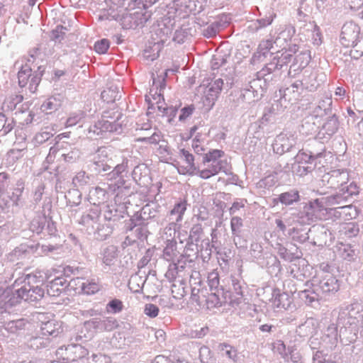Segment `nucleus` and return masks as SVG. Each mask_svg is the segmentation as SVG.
<instances>
[{
    "mask_svg": "<svg viewBox=\"0 0 363 363\" xmlns=\"http://www.w3.org/2000/svg\"><path fill=\"white\" fill-rule=\"evenodd\" d=\"M332 99L326 98L325 99L319 101L318 106L315 108L313 114L319 118L323 116H327L331 113Z\"/></svg>",
    "mask_w": 363,
    "mask_h": 363,
    "instance_id": "27",
    "label": "nucleus"
},
{
    "mask_svg": "<svg viewBox=\"0 0 363 363\" xmlns=\"http://www.w3.org/2000/svg\"><path fill=\"white\" fill-rule=\"evenodd\" d=\"M311 285L315 286V290L322 298H327L335 294L340 290V281L331 274H323L314 277L311 280Z\"/></svg>",
    "mask_w": 363,
    "mask_h": 363,
    "instance_id": "2",
    "label": "nucleus"
},
{
    "mask_svg": "<svg viewBox=\"0 0 363 363\" xmlns=\"http://www.w3.org/2000/svg\"><path fill=\"white\" fill-rule=\"evenodd\" d=\"M348 174L345 170L334 169L326 174L322 177V182L331 189H340L342 186H348Z\"/></svg>",
    "mask_w": 363,
    "mask_h": 363,
    "instance_id": "10",
    "label": "nucleus"
},
{
    "mask_svg": "<svg viewBox=\"0 0 363 363\" xmlns=\"http://www.w3.org/2000/svg\"><path fill=\"white\" fill-rule=\"evenodd\" d=\"M272 48H273V41L272 40H262L258 46V52L265 56Z\"/></svg>",
    "mask_w": 363,
    "mask_h": 363,
    "instance_id": "45",
    "label": "nucleus"
},
{
    "mask_svg": "<svg viewBox=\"0 0 363 363\" xmlns=\"http://www.w3.org/2000/svg\"><path fill=\"white\" fill-rule=\"evenodd\" d=\"M272 328L271 325L264 324L259 326V330L262 332H271Z\"/></svg>",
    "mask_w": 363,
    "mask_h": 363,
    "instance_id": "61",
    "label": "nucleus"
},
{
    "mask_svg": "<svg viewBox=\"0 0 363 363\" xmlns=\"http://www.w3.org/2000/svg\"><path fill=\"white\" fill-rule=\"evenodd\" d=\"M339 127V121L337 117L334 113L330 116L327 121L323 124V129L325 130L326 134L329 136L334 135Z\"/></svg>",
    "mask_w": 363,
    "mask_h": 363,
    "instance_id": "30",
    "label": "nucleus"
},
{
    "mask_svg": "<svg viewBox=\"0 0 363 363\" xmlns=\"http://www.w3.org/2000/svg\"><path fill=\"white\" fill-rule=\"evenodd\" d=\"M228 84H230V89H233L228 96V101L232 104L231 108H236L244 104L245 99V94L242 90L243 79L238 77H232L231 82H228Z\"/></svg>",
    "mask_w": 363,
    "mask_h": 363,
    "instance_id": "9",
    "label": "nucleus"
},
{
    "mask_svg": "<svg viewBox=\"0 0 363 363\" xmlns=\"http://www.w3.org/2000/svg\"><path fill=\"white\" fill-rule=\"evenodd\" d=\"M232 283L233 288L234 292L235 294V298L233 297V295H230V301L228 302V306H231L233 307L238 306L240 303H242V292L241 290V286L239 284L238 281H235L234 277H232Z\"/></svg>",
    "mask_w": 363,
    "mask_h": 363,
    "instance_id": "28",
    "label": "nucleus"
},
{
    "mask_svg": "<svg viewBox=\"0 0 363 363\" xmlns=\"http://www.w3.org/2000/svg\"><path fill=\"white\" fill-rule=\"evenodd\" d=\"M256 76L257 77L266 78L267 81L272 84L279 80L281 72L274 62L271 60L257 72Z\"/></svg>",
    "mask_w": 363,
    "mask_h": 363,
    "instance_id": "17",
    "label": "nucleus"
},
{
    "mask_svg": "<svg viewBox=\"0 0 363 363\" xmlns=\"http://www.w3.org/2000/svg\"><path fill=\"white\" fill-rule=\"evenodd\" d=\"M359 193V188L354 182H351L348 186L340 188L335 194L324 197L323 200L326 206H338L337 208L345 209L351 208Z\"/></svg>",
    "mask_w": 363,
    "mask_h": 363,
    "instance_id": "1",
    "label": "nucleus"
},
{
    "mask_svg": "<svg viewBox=\"0 0 363 363\" xmlns=\"http://www.w3.org/2000/svg\"><path fill=\"white\" fill-rule=\"evenodd\" d=\"M282 50L283 52H289V53L293 55V54H296L298 51L299 47L296 44H289L288 48Z\"/></svg>",
    "mask_w": 363,
    "mask_h": 363,
    "instance_id": "55",
    "label": "nucleus"
},
{
    "mask_svg": "<svg viewBox=\"0 0 363 363\" xmlns=\"http://www.w3.org/2000/svg\"><path fill=\"white\" fill-rule=\"evenodd\" d=\"M230 227L233 234L238 236L241 232V228L242 227V219L241 216L238 215L232 216Z\"/></svg>",
    "mask_w": 363,
    "mask_h": 363,
    "instance_id": "36",
    "label": "nucleus"
},
{
    "mask_svg": "<svg viewBox=\"0 0 363 363\" xmlns=\"http://www.w3.org/2000/svg\"><path fill=\"white\" fill-rule=\"evenodd\" d=\"M291 215L294 216V219L301 225H308L314 221L313 214L309 213L306 205L303 206L302 209L298 211L294 210Z\"/></svg>",
    "mask_w": 363,
    "mask_h": 363,
    "instance_id": "23",
    "label": "nucleus"
},
{
    "mask_svg": "<svg viewBox=\"0 0 363 363\" xmlns=\"http://www.w3.org/2000/svg\"><path fill=\"white\" fill-rule=\"evenodd\" d=\"M319 118L315 115L310 114L306 116L302 120L300 132L306 135L315 133L319 128Z\"/></svg>",
    "mask_w": 363,
    "mask_h": 363,
    "instance_id": "20",
    "label": "nucleus"
},
{
    "mask_svg": "<svg viewBox=\"0 0 363 363\" xmlns=\"http://www.w3.org/2000/svg\"><path fill=\"white\" fill-rule=\"evenodd\" d=\"M181 153L182 155V157H184V161L186 163V166L184 167L186 169V172H193L195 169L194 167V159L193 155L189 152V151L182 149Z\"/></svg>",
    "mask_w": 363,
    "mask_h": 363,
    "instance_id": "35",
    "label": "nucleus"
},
{
    "mask_svg": "<svg viewBox=\"0 0 363 363\" xmlns=\"http://www.w3.org/2000/svg\"><path fill=\"white\" fill-rule=\"evenodd\" d=\"M357 130L359 135L363 138V118L357 124Z\"/></svg>",
    "mask_w": 363,
    "mask_h": 363,
    "instance_id": "62",
    "label": "nucleus"
},
{
    "mask_svg": "<svg viewBox=\"0 0 363 363\" xmlns=\"http://www.w3.org/2000/svg\"><path fill=\"white\" fill-rule=\"evenodd\" d=\"M216 33V30L213 26L208 27L204 31V35L208 38H210L213 35H215Z\"/></svg>",
    "mask_w": 363,
    "mask_h": 363,
    "instance_id": "58",
    "label": "nucleus"
},
{
    "mask_svg": "<svg viewBox=\"0 0 363 363\" xmlns=\"http://www.w3.org/2000/svg\"><path fill=\"white\" fill-rule=\"evenodd\" d=\"M74 285H79L81 288V292L86 295H93L101 290V285L95 279L84 281L83 279L77 277L72 280Z\"/></svg>",
    "mask_w": 363,
    "mask_h": 363,
    "instance_id": "18",
    "label": "nucleus"
},
{
    "mask_svg": "<svg viewBox=\"0 0 363 363\" xmlns=\"http://www.w3.org/2000/svg\"><path fill=\"white\" fill-rule=\"evenodd\" d=\"M6 123V117L4 114L0 113V130L4 127Z\"/></svg>",
    "mask_w": 363,
    "mask_h": 363,
    "instance_id": "63",
    "label": "nucleus"
},
{
    "mask_svg": "<svg viewBox=\"0 0 363 363\" xmlns=\"http://www.w3.org/2000/svg\"><path fill=\"white\" fill-rule=\"evenodd\" d=\"M360 27L354 21L346 22L342 27L340 43L345 47H357L360 41Z\"/></svg>",
    "mask_w": 363,
    "mask_h": 363,
    "instance_id": "4",
    "label": "nucleus"
},
{
    "mask_svg": "<svg viewBox=\"0 0 363 363\" xmlns=\"http://www.w3.org/2000/svg\"><path fill=\"white\" fill-rule=\"evenodd\" d=\"M301 200V196L299 191L296 189H291L287 191L280 194L277 198L273 199V202L275 204L281 203L284 206H291L294 203L299 202Z\"/></svg>",
    "mask_w": 363,
    "mask_h": 363,
    "instance_id": "19",
    "label": "nucleus"
},
{
    "mask_svg": "<svg viewBox=\"0 0 363 363\" xmlns=\"http://www.w3.org/2000/svg\"><path fill=\"white\" fill-rule=\"evenodd\" d=\"M278 253L279 256L286 261L292 262L295 259H298L300 257L295 255L294 252H291L289 250L284 247H279Z\"/></svg>",
    "mask_w": 363,
    "mask_h": 363,
    "instance_id": "39",
    "label": "nucleus"
},
{
    "mask_svg": "<svg viewBox=\"0 0 363 363\" xmlns=\"http://www.w3.org/2000/svg\"><path fill=\"white\" fill-rule=\"evenodd\" d=\"M47 279V277L41 272H35L27 274L23 281L28 284L31 288L42 289L41 286L43 285Z\"/></svg>",
    "mask_w": 363,
    "mask_h": 363,
    "instance_id": "22",
    "label": "nucleus"
},
{
    "mask_svg": "<svg viewBox=\"0 0 363 363\" xmlns=\"http://www.w3.org/2000/svg\"><path fill=\"white\" fill-rule=\"evenodd\" d=\"M344 94H345V90L342 87H337L336 89V91H335L336 95L342 96V95H344Z\"/></svg>",
    "mask_w": 363,
    "mask_h": 363,
    "instance_id": "64",
    "label": "nucleus"
},
{
    "mask_svg": "<svg viewBox=\"0 0 363 363\" xmlns=\"http://www.w3.org/2000/svg\"><path fill=\"white\" fill-rule=\"evenodd\" d=\"M246 201L245 199H239L235 201L232 204V206L228 208V212L230 216H244L245 215V203Z\"/></svg>",
    "mask_w": 363,
    "mask_h": 363,
    "instance_id": "33",
    "label": "nucleus"
},
{
    "mask_svg": "<svg viewBox=\"0 0 363 363\" xmlns=\"http://www.w3.org/2000/svg\"><path fill=\"white\" fill-rule=\"evenodd\" d=\"M276 182L277 179L275 176L269 174L265 177L264 178L260 179L257 183V186L259 188L269 189L274 186Z\"/></svg>",
    "mask_w": 363,
    "mask_h": 363,
    "instance_id": "38",
    "label": "nucleus"
},
{
    "mask_svg": "<svg viewBox=\"0 0 363 363\" xmlns=\"http://www.w3.org/2000/svg\"><path fill=\"white\" fill-rule=\"evenodd\" d=\"M192 147L196 153L197 154H202L204 149L203 146L201 145V143L198 140H194L192 143Z\"/></svg>",
    "mask_w": 363,
    "mask_h": 363,
    "instance_id": "53",
    "label": "nucleus"
},
{
    "mask_svg": "<svg viewBox=\"0 0 363 363\" xmlns=\"http://www.w3.org/2000/svg\"><path fill=\"white\" fill-rule=\"evenodd\" d=\"M308 289L299 291L298 296L306 305L315 307L319 304V300L323 298L320 293L315 290V286L311 285V281H306L305 284Z\"/></svg>",
    "mask_w": 363,
    "mask_h": 363,
    "instance_id": "14",
    "label": "nucleus"
},
{
    "mask_svg": "<svg viewBox=\"0 0 363 363\" xmlns=\"http://www.w3.org/2000/svg\"><path fill=\"white\" fill-rule=\"evenodd\" d=\"M272 21L273 18L272 16L260 18L254 22L250 27L254 30H257L262 28L270 25Z\"/></svg>",
    "mask_w": 363,
    "mask_h": 363,
    "instance_id": "42",
    "label": "nucleus"
},
{
    "mask_svg": "<svg viewBox=\"0 0 363 363\" xmlns=\"http://www.w3.org/2000/svg\"><path fill=\"white\" fill-rule=\"evenodd\" d=\"M116 93L111 89L104 90L101 93V98L107 103L113 102L116 100Z\"/></svg>",
    "mask_w": 363,
    "mask_h": 363,
    "instance_id": "47",
    "label": "nucleus"
},
{
    "mask_svg": "<svg viewBox=\"0 0 363 363\" xmlns=\"http://www.w3.org/2000/svg\"><path fill=\"white\" fill-rule=\"evenodd\" d=\"M284 98H283V95L280 94V98L278 100L274 101V102L272 104V106L270 108V111L277 113L280 111H283L284 108L287 107V104L289 102H286L285 104L284 102Z\"/></svg>",
    "mask_w": 363,
    "mask_h": 363,
    "instance_id": "37",
    "label": "nucleus"
},
{
    "mask_svg": "<svg viewBox=\"0 0 363 363\" xmlns=\"http://www.w3.org/2000/svg\"><path fill=\"white\" fill-rule=\"evenodd\" d=\"M309 213L313 214V220H316L320 217V213L325 209V202L323 198L321 199H316L310 201L305 204Z\"/></svg>",
    "mask_w": 363,
    "mask_h": 363,
    "instance_id": "24",
    "label": "nucleus"
},
{
    "mask_svg": "<svg viewBox=\"0 0 363 363\" xmlns=\"http://www.w3.org/2000/svg\"><path fill=\"white\" fill-rule=\"evenodd\" d=\"M345 4L351 10H357L363 5L362 0H345Z\"/></svg>",
    "mask_w": 363,
    "mask_h": 363,
    "instance_id": "51",
    "label": "nucleus"
},
{
    "mask_svg": "<svg viewBox=\"0 0 363 363\" xmlns=\"http://www.w3.org/2000/svg\"><path fill=\"white\" fill-rule=\"evenodd\" d=\"M224 156V151L220 150H213L206 153L203 163H211V167L199 171V176L203 179H208L218 173L222 168L221 158Z\"/></svg>",
    "mask_w": 363,
    "mask_h": 363,
    "instance_id": "3",
    "label": "nucleus"
},
{
    "mask_svg": "<svg viewBox=\"0 0 363 363\" xmlns=\"http://www.w3.org/2000/svg\"><path fill=\"white\" fill-rule=\"evenodd\" d=\"M272 84L269 82L267 81L266 78L257 77L253 79L249 82V88L245 89V95L252 94L254 98L257 99H260L264 93L267 91L269 85Z\"/></svg>",
    "mask_w": 363,
    "mask_h": 363,
    "instance_id": "12",
    "label": "nucleus"
},
{
    "mask_svg": "<svg viewBox=\"0 0 363 363\" xmlns=\"http://www.w3.org/2000/svg\"><path fill=\"white\" fill-rule=\"evenodd\" d=\"M195 107L194 105H189L188 106L184 107L181 110V113L179 115V120L184 121L187 118H189L194 111Z\"/></svg>",
    "mask_w": 363,
    "mask_h": 363,
    "instance_id": "49",
    "label": "nucleus"
},
{
    "mask_svg": "<svg viewBox=\"0 0 363 363\" xmlns=\"http://www.w3.org/2000/svg\"><path fill=\"white\" fill-rule=\"evenodd\" d=\"M109 46V41L107 39H102L95 43L94 50L99 54H104L107 52Z\"/></svg>",
    "mask_w": 363,
    "mask_h": 363,
    "instance_id": "43",
    "label": "nucleus"
},
{
    "mask_svg": "<svg viewBox=\"0 0 363 363\" xmlns=\"http://www.w3.org/2000/svg\"><path fill=\"white\" fill-rule=\"evenodd\" d=\"M65 279L57 277L52 280L47 286V292L50 296H58L64 290Z\"/></svg>",
    "mask_w": 363,
    "mask_h": 363,
    "instance_id": "25",
    "label": "nucleus"
},
{
    "mask_svg": "<svg viewBox=\"0 0 363 363\" xmlns=\"http://www.w3.org/2000/svg\"><path fill=\"white\" fill-rule=\"evenodd\" d=\"M316 167V163H311L307 166H304L303 164L298 163L296 172L300 176L306 175L308 173L312 172Z\"/></svg>",
    "mask_w": 363,
    "mask_h": 363,
    "instance_id": "41",
    "label": "nucleus"
},
{
    "mask_svg": "<svg viewBox=\"0 0 363 363\" xmlns=\"http://www.w3.org/2000/svg\"><path fill=\"white\" fill-rule=\"evenodd\" d=\"M310 53L311 52L309 50H306L300 52L294 57L293 63L291 65L288 71L289 76H295L308 65L311 60Z\"/></svg>",
    "mask_w": 363,
    "mask_h": 363,
    "instance_id": "15",
    "label": "nucleus"
},
{
    "mask_svg": "<svg viewBox=\"0 0 363 363\" xmlns=\"http://www.w3.org/2000/svg\"><path fill=\"white\" fill-rule=\"evenodd\" d=\"M292 240L300 243H303L310 240L309 229L306 230L303 228H294L290 233Z\"/></svg>",
    "mask_w": 363,
    "mask_h": 363,
    "instance_id": "31",
    "label": "nucleus"
},
{
    "mask_svg": "<svg viewBox=\"0 0 363 363\" xmlns=\"http://www.w3.org/2000/svg\"><path fill=\"white\" fill-rule=\"evenodd\" d=\"M18 84L21 87H28L30 93H35L40 82L36 72H33L29 65H23L18 73Z\"/></svg>",
    "mask_w": 363,
    "mask_h": 363,
    "instance_id": "6",
    "label": "nucleus"
},
{
    "mask_svg": "<svg viewBox=\"0 0 363 363\" xmlns=\"http://www.w3.org/2000/svg\"><path fill=\"white\" fill-rule=\"evenodd\" d=\"M228 358L232 359L233 363H238V362L239 361V357L235 354V351L232 352L228 350Z\"/></svg>",
    "mask_w": 363,
    "mask_h": 363,
    "instance_id": "59",
    "label": "nucleus"
},
{
    "mask_svg": "<svg viewBox=\"0 0 363 363\" xmlns=\"http://www.w3.org/2000/svg\"><path fill=\"white\" fill-rule=\"evenodd\" d=\"M315 143L318 146H319L320 152L309 150V153L308 154L305 152H303L302 150H298V152L295 157L298 163L308 164L311 163H316L315 160L323 156V154L325 151V145L320 141H316Z\"/></svg>",
    "mask_w": 363,
    "mask_h": 363,
    "instance_id": "16",
    "label": "nucleus"
},
{
    "mask_svg": "<svg viewBox=\"0 0 363 363\" xmlns=\"http://www.w3.org/2000/svg\"><path fill=\"white\" fill-rule=\"evenodd\" d=\"M164 111L166 114L169 115L170 117L174 118L177 115V109L174 107H169L164 108Z\"/></svg>",
    "mask_w": 363,
    "mask_h": 363,
    "instance_id": "57",
    "label": "nucleus"
},
{
    "mask_svg": "<svg viewBox=\"0 0 363 363\" xmlns=\"http://www.w3.org/2000/svg\"><path fill=\"white\" fill-rule=\"evenodd\" d=\"M272 306L277 310H287L293 302V298L287 292L281 291L279 289H274L272 294Z\"/></svg>",
    "mask_w": 363,
    "mask_h": 363,
    "instance_id": "13",
    "label": "nucleus"
},
{
    "mask_svg": "<svg viewBox=\"0 0 363 363\" xmlns=\"http://www.w3.org/2000/svg\"><path fill=\"white\" fill-rule=\"evenodd\" d=\"M325 335L329 338V342H330L332 345L336 344L338 337L337 325L335 323L330 324L325 332Z\"/></svg>",
    "mask_w": 363,
    "mask_h": 363,
    "instance_id": "34",
    "label": "nucleus"
},
{
    "mask_svg": "<svg viewBox=\"0 0 363 363\" xmlns=\"http://www.w3.org/2000/svg\"><path fill=\"white\" fill-rule=\"evenodd\" d=\"M19 282L22 284L20 288L16 289L18 298L28 301H35L41 299L44 296V290L38 288H31L25 281L18 279L13 286H18Z\"/></svg>",
    "mask_w": 363,
    "mask_h": 363,
    "instance_id": "8",
    "label": "nucleus"
},
{
    "mask_svg": "<svg viewBox=\"0 0 363 363\" xmlns=\"http://www.w3.org/2000/svg\"><path fill=\"white\" fill-rule=\"evenodd\" d=\"M239 178L237 175L233 174L232 172H228V184L238 185Z\"/></svg>",
    "mask_w": 363,
    "mask_h": 363,
    "instance_id": "56",
    "label": "nucleus"
},
{
    "mask_svg": "<svg viewBox=\"0 0 363 363\" xmlns=\"http://www.w3.org/2000/svg\"><path fill=\"white\" fill-rule=\"evenodd\" d=\"M108 306L111 308L113 313H118L122 311L123 306L121 301L113 299L108 303Z\"/></svg>",
    "mask_w": 363,
    "mask_h": 363,
    "instance_id": "50",
    "label": "nucleus"
},
{
    "mask_svg": "<svg viewBox=\"0 0 363 363\" xmlns=\"http://www.w3.org/2000/svg\"><path fill=\"white\" fill-rule=\"evenodd\" d=\"M275 223L277 225V227L282 232H284L286 230V225L281 220L276 219Z\"/></svg>",
    "mask_w": 363,
    "mask_h": 363,
    "instance_id": "60",
    "label": "nucleus"
},
{
    "mask_svg": "<svg viewBox=\"0 0 363 363\" xmlns=\"http://www.w3.org/2000/svg\"><path fill=\"white\" fill-rule=\"evenodd\" d=\"M159 308L152 303H147L145 306L144 313L150 318H155L159 314Z\"/></svg>",
    "mask_w": 363,
    "mask_h": 363,
    "instance_id": "46",
    "label": "nucleus"
},
{
    "mask_svg": "<svg viewBox=\"0 0 363 363\" xmlns=\"http://www.w3.org/2000/svg\"><path fill=\"white\" fill-rule=\"evenodd\" d=\"M327 354L324 353L323 350H316L313 352V363H337L335 360V357L332 358L330 356L328 359L326 358Z\"/></svg>",
    "mask_w": 363,
    "mask_h": 363,
    "instance_id": "32",
    "label": "nucleus"
},
{
    "mask_svg": "<svg viewBox=\"0 0 363 363\" xmlns=\"http://www.w3.org/2000/svg\"><path fill=\"white\" fill-rule=\"evenodd\" d=\"M311 242L314 246H329L332 243L334 237L329 229L320 224L312 225L309 228Z\"/></svg>",
    "mask_w": 363,
    "mask_h": 363,
    "instance_id": "5",
    "label": "nucleus"
},
{
    "mask_svg": "<svg viewBox=\"0 0 363 363\" xmlns=\"http://www.w3.org/2000/svg\"><path fill=\"white\" fill-rule=\"evenodd\" d=\"M357 330H354L353 328H342L340 330V341L345 345L353 342L357 339Z\"/></svg>",
    "mask_w": 363,
    "mask_h": 363,
    "instance_id": "29",
    "label": "nucleus"
},
{
    "mask_svg": "<svg viewBox=\"0 0 363 363\" xmlns=\"http://www.w3.org/2000/svg\"><path fill=\"white\" fill-rule=\"evenodd\" d=\"M63 360L68 363L78 362L89 354L87 350L80 345H71L67 347H61L57 350Z\"/></svg>",
    "mask_w": 363,
    "mask_h": 363,
    "instance_id": "7",
    "label": "nucleus"
},
{
    "mask_svg": "<svg viewBox=\"0 0 363 363\" xmlns=\"http://www.w3.org/2000/svg\"><path fill=\"white\" fill-rule=\"evenodd\" d=\"M296 145V139L292 135L288 136L286 134L278 135L272 143L273 152L279 155L291 151Z\"/></svg>",
    "mask_w": 363,
    "mask_h": 363,
    "instance_id": "11",
    "label": "nucleus"
},
{
    "mask_svg": "<svg viewBox=\"0 0 363 363\" xmlns=\"http://www.w3.org/2000/svg\"><path fill=\"white\" fill-rule=\"evenodd\" d=\"M341 256L345 259L350 260L354 255V250L352 249L350 245H342L339 248Z\"/></svg>",
    "mask_w": 363,
    "mask_h": 363,
    "instance_id": "44",
    "label": "nucleus"
},
{
    "mask_svg": "<svg viewBox=\"0 0 363 363\" xmlns=\"http://www.w3.org/2000/svg\"><path fill=\"white\" fill-rule=\"evenodd\" d=\"M291 58L292 55L291 53H289V52H283V50H281L277 51L272 60L281 71L284 67H287L288 64L291 62Z\"/></svg>",
    "mask_w": 363,
    "mask_h": 363,
    "instance_id": "26",
    "label": "nucleus"
},
{
    "mask_svg": "<svg viewBox=\"0 0 363 363\" xmlns=\"http://www.w3.org/2000/svg\"><path fill=\"white\" fill-rule=\"evenodd\" d=\"M225 60L220 55L217 54L213 56L212 61V67L213 69L218 68L219 65L225 64Z\"/></svg>",
    "mask_w": 363,
    "mask_h": 363,
    "instance_id": "52",
    "label": "nucleus"
},
{
    "mask_svg": "<svg viewBox=\"0 0 363 363\" xmlns=\"http://www.w3.org/2000/svg\"><path fill=\"white\" fill-rule=\"evenodd\" d=\"M308 344L313 352L316 350H322L323 344L318 337H311L309 339Z\"/></svg>",
    "mask_w": 363,
    "mask_h": 363,
    "instance_id": "48",
    "label": "nucleus"
},
{
    "mask_svg": "<svg viewBox=\"0 0 363 363\" xmlns=\"http://www.w3.org/2000/svg\"><path fill=\"white\" fill-rule=\"evenodd\" d=\"M186 209V201H182L175 204L173 209L171 211L170 213L172 215L177 214L178 218L177 221H180L182 219L183 215Z\"/></svg>",
    "mask_w": 363,
    "mask_h": 363,
    "instance_id": "40",
    "label": "nucleus"
},
{
    "mask_svg": "<svg viewBox=\"0 0 363 363\" xmlns=\"http://www.w3.org/2000/svg\"><path fill=\"white\" fill-rule=\"evenodd\" d=\"M302 82L301 81H296L289 87L284 89H280L279 94L283 95V98H284L285 104L286 102H291L294 100H296L299 96L298 88L302 86Z\"/></svg>",
    "mask_w": 363,
    "mask_h": 363,
    "instance_id": "21",
    "label": "nucleus"
},
{
    "mask_svg": "<svg viewBox=\"0 0 363 363\" xmlns=\"http://www.w3.org/2000/svg\"><path fill=\"white\" fill-rule=\"evenodd\" d=\"M313 37L315 44L319 45L321 43L320 29L316 25L314 26Z\"/></svg>",
    "mask_w": 363,
    "mask_h": 363,
    "instance_id": "54",
    "label": "nucleus"
}]
</instances>
